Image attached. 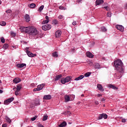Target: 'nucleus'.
Here are the masks:
<instances>
[{"mask_svg": "<svg viewBox=\"0 0 127 127\" xmlns=\"http://www.w3.org/2000/svg\"><path fill=\"white\" fill-rule=\"evenodd\" d=\"M79 77L80 80H82V79H83V78H84V75H79Z\"/></svg>", "mask_w": 127, "mask_h": 127, "instance_id": "obj_49", "label": "nucleus"}, {"mask_svg": "<svg viewBox=\"0 0 127 127\" xmlns=\"http://www.w3.org/2000/svg\"><path fill=\"white\" fill-rule=\"evenodd\" d=\"M97 88H98L99 91H101V92H104V87H103V86H102V85H101L100 84H97Z\"/></svg>", "mask_w": 127, "mask_h": 127, "instance_id": "obj_14", "label": "nucleus"}, {"mask_svg": "<svg viewBox=\"0 0 127 127\" xmlns=\"http://www.w3.org/2000/svg\"><path fill=\"white\" fill-rule=\"evenodd\" d=\"M16 89V88L15 87H14V88H13V90H14V89Z\"/></svg>", "mask_w": 127, "mask_h": 127, "instance_id": "obj_63", "label": "nucleus"}, {"mask_svg": "<svg viewBox=\"0 0 127 127\" xmlns=\"http://www.w3.org/2000/svg\"><path fill=\"white\" fill-rule=\"evenodd\" d=\"M0 40H1V42H2V43H4V42L5 41V40L4 39V38L3 37H1Z\"/></svg>", "mask_w": 127, "mask_h": 127, "instance_id": "obj_39", "label": "nucleus"}, {"mask_svg": "<svg viewBox=\"0 0 127 127\" xmlns=\"http://www.w3.org/2000/svg\"><path fill=\"white\" fill-rule=\"evenodd\" d=\"M103 96V94H97V97H102Z\"/></svg>", "mask_w": 127, "mask_h": 127, "instance_id": "obj_55", "label": "nucleus"}, {"mask_svg": "<svg viewBox=\"0 0 127 127\" xmlns=\"http://www.w3.org/2000/svg\"><path fill=\"white\" fill-rule=\"evenodd\" d=\"M45 86V84L43 83V84L38 85L37 87L38 88L39 90H40H40H42L43 89V88H44Z\"/></svg>", "mask_w": 127, "mask_h": 127, "instance_id": "obj_19", "label": "nucleus"}, {"mask_svg": "<svg viewBox=\"0 0 127 127\" xmlns=\"http://www.w3.org/2000/svg\"><path fill=\"white\" fill-rule=\"evenodd\" d=\"M53 24H55V25H56V24H58V21L56 19H55L53 21Z\"/></svg>", "mask_w": 127, "mask_h": 127, "instance_id": "obj_30", "label": "nucleus"}, {"mask_svg": "<svg viewBox=\"0 0 127 127\" xmlns=\"http://www.w3.org/2000/svg\"><path fill=\"white\" fill-rule=\"evenodd\" d=\"M16 67H17V68H22L23 67H24V66H26V64H16Z\"/></svg>", "mask_w": 127, "mask_h": 127, "instance_id": "obj_16", "label": "nucleus"}, {"mask_svg": "<svg viewBox=\"0 0 127 127\" xmlns=\"http://www.w3.org/2000/svg\"><path fill=\"white\" fill-rule=\"evenodd\" d=\"M101 68V65H100V64L98 63H97L95 64V69H100Z\"/></svg>", "mask_w": 127, "mask_h": 127, "instance_id": "obj_25", "label": "nucleus"}, {"mask_svg": "<svg viewBox=\"0 0 127 127\" xmlns=\"http://www.w3.org/2000/svg\"><path fill=\"white\" fill-rule=\"evenodd\" d=\"M27 33H28L29 35H37L38 34V31L35 27L31 26L29 27Z\"/></svg>", "mask_w": 127, "mask_h": 127, "instance_id": "obj_2", "label": "nucleus"}, {"mask_svg": "<svg viewBox=\"0 0 127 127\" xmlns=\"http://www.w3.org/2000/svg\"><path fill=\"white\" fill-rule=\"evenodd\" d=\"M52 56L53 57H56V58H57L58 57V52H54L52 53Z\"/></svg>", "mask_w": 127, "mask_h": 127, "instance_id": "obj_22", "label": "nucleus"}, {"mask_svg": "<svg viewBox=\"0 0 127 127\" xmlns=\"http://www.w3.org/2000/svg\"><path fill=\"white\" fill-rule=\"evenodd\" d=\"M13 100H14V98L11 97L8 99L5 100L4 101V105H8L9 104H10V103H11V102H12V101H13Z\"/></svg>", "mask_w": 127, "mask_h": 127, "instance_id": "obj_6", "label": "nucleus"}, {"mask_svg": "<svg viewBox=\"0 0 127 127\" xmlns=\"http://www.w3.org/2000/svg\"><path fill=\"white\" fill-rule=\"evenodd\" d=\"M71 52H72V53H75V48L72 49Z\"/></svg>", "mask_w": 127, "mask_h": 127, "instance_id": "obj_52", "label": "nucleus"}, {"mask_svg": "<svg viewBox=\"0 0 127 127\" xmlns=\"http://www.w3.org/2000/svg\"><path fill=\"white\" fill-rule=\"evenodd\" d=\"M61 78H62V74H60L56 76L55 78V82H56L57 81H59Z\"/></svg>", "mask_w": 127, "mask_h": 127, "instance_id": "obj_17", "label": "nucleus"}, {"mask_svg": "<svg viewBox=\"0 0 127 127\" xmlns=\"http://www.w3.org/2000/svg\"><path fill=\"white\" fill-rule=\"evenodd\" d=\"M86 55L87 57H88L89 58H93V57H94V55H93V54L90 52H87L86 53Z\"/></svg>", "mask_w": 127, "mask_h": 127, "instance_id": "obj_13", "label": "nucleus"}, {"mask_svg": "<svg viewBox=\"0 0 127 127\" xmlns=\"http://www.w3.org/2000/svg\"><path fill=\"white\" fill-rule=\"evenodd\" d=\"M102 117L104 118L105 119H108V115L106 114H102Z\"/></svg>", "mask_w": 127, "mask_h": 127, "instance_id": "obj_33", "label": "nucleus"}, {"mask_svg": "<svg viewBox=\"0 0 127 127\" xmlns=\"http://www.w3.org/2000/svg\"><path fill=\"white\" fill-rule=\"evenodd\" d=\"M26 53H27L28 56H29V57H34L36 56V54H32V53H31L30 51H28V50L26 51Z\"/></svg>", "mask_w": 127, "mask_h": 127, "instance_id": "obj_10", "label": "nucleus"}, {"mask_svg": "<svg viewBox=\"0 0 127 127\" xmlns=\"http://www.w3.org/2000/svg\"><path fill=\"white\" fill-rule=\"evenodd\" d=\"M5 12H6V13H11L12 11L10 9H8L5 11Z\"/></svg>", "mask_w": 127, "mask_h": 127, "instance_id": "obj_42", "label": "nucleus"}, {"mask_svg": "<svg viewBox=\"0 0 127 127\" xmlns=\"http://www.w3.org/2000/svg\"><path fill=\"white\" fill-rule=\"evenodd\" d=\"M38 127H44V126H42V125H39Z\"/></svg>", "mask_w": 127, "mask_h": 127, "instance_id": "obj_59", "label": "nucleus"}, {"mask_svg": "<svg viewBox=\"0 0 127 127\" xmlns=\"http://www.w3.org/2000/svg\"><path fill=\"white\" fill-rule=\"evenodd\" d=\"M45 18L46 20L49 21V17H48V16H46Z\"/></svg>", "mask_w": 127, "mask_h": 127, "instance_id": "obj_54", "label": "nucleus"}, {"mask_svg": "<svg viewBox=\"0 0 127 127\" xmlns=\"http://www.w3.org/2000/svg\"><path fill=\"white\" fill-rule=\"evenodd\" d=\"M43 8H44V5H42L39 8V11L41 12V11H42V10H43Z\"/></svg>", "mask_w": 127, "mask_h": 127, "instance_id": "obj_28", "label": "nucleus"}, {"mask_svg": "<svg viewBox=\"0 0 127 127\" xmlns=\"http://www.w3.org/2000/svg\"><path fill=\"white\" fill-rule=\"evenodd\" d=\"M11 35H12V36H13L14 37V36H15V33H13V32H12L11 33Z\"/></svg>", "mask_w": 127, "mask_h": 127, "instance_id": "obj_51", "label": "nucleus"}, {"mask_svg": "<svg viewBox=\"0 0 127 127\" xmlns=\"http://www.w3.org/2000/svg\"><path fill=\"white\" fill-rule=\"evenodd\" d=\"M72 79V77L71 76H66L65 78H63L61 79V83L62 84H65V83H68V82H70L71 81V79Z\"/></svg>", "mask_w": 127, "mask_h": 127, "instance_id": "obj_4", "label": "nucleus"}, {"mask_svg": "<svg viewBox=\"0 0 127 127\" xmlns=\"http://www.w3.org/2000/svg\"><path fill=\"white\" fill-rule=\"evenodd\" d=\"M0 25L1 26H5V25H6V23L4 21H1L0 22Z\"/></svg>", "mask_w": 127, "mask_h": 127, "instance_id": "obj_27", "label": "nucleus"}, {"mask_svg": "<svg viewBox=\"0 0 127 127\" xmlns=\"http://www.w3.org/2000/svg\"><path fill=\"white\" fill-rule=\"evenodd\" d=\"M78 2H81L82 1V0H77Z\"/></svg>", "mask_w": 127, "mask_h": 127, "instance_id": "obj_61", "label": "nucleus"}, {"mask_svg": "<svg viewBox=\"0 0 127 127\" xmlns=\"http://www.w3.org/2000/svg\"><path fill=\"white\" fill-rule=\"evenodd\" d=\"M7 127V124H4L2 125V127Z\"/></svg>", "mask_w": 127, "mask_h": 127, "instance_id": "obj_50", "label": "nucleus"}, {"mask_svg": "<svg viewBox=\"0 0 127 127\" xmlns=\"http://www.w3.org/2000/svg\"><path fill=\"white\" fill-rule=\"evenodd\" d=\"M71 106H68L67 107V109H68V110H70V109H71Z\"/></svg>", "mask_w": 127, "mask_h": 127, "instance_id": "obj_60", "label": "nucleus"}, {"mask_svg": "<svg viewBox=\"0 0 127 127\" xmlns=\"http://www.w3.org/2000/svg\"><path fill=\"white\" fill-rule=\"evenodd\" d=\"M59 9H62V10H65V9H66L65 7H63V6H60Z\"/></svg>", "mask_w": 127, "mask_h": 127, "instance_id": "obj_41", "label": "nucleus"}, {"mask_svg": "<svg viewBox=\"0 0 127 127\" xmlns=\"http://www.w3.org/2000/svg\"><path fill=\"white\" fill-rule=\"evenodd\" d=\"M66 126H67V123H66V122H64L59 125V127H66Z\"/></svg>", "mask_w": 127, "mask_h": 127, "instance_id": "obj_23", "label": "nucleus"}, {"mask_svg": "<svg viewBox=\"0 0 127 127\" xmlns=\"http://www.w3.org/2000/svg\"><path fill=\"white\" fill-rule=\"evenodd\" d=\"M101 101H102V102H104V101H106V99H105V98H102V100H101Z\"/></svg>", "mask_w": 127, "mask_h": 127, "instance_id": "obj_58", "label": "nucleus"}, {"mask_svg": "<svg viewBox=\"0 0 127 127\" xmlns=\"http://www.w3.org/2000/svg\"><path fill=\"white\" fill-rule=\"evenodd\" d=\"M36 119H37V116H35L31 119V121H32V122H33L35 121Z\"/></svg>", "mask_w": 127, "mask_h": 127, "instance_id": "obj_38", "label": "nucleus"}, {"mask_svg": "<svg viewBox=\"0 0 127 127\" xmlns=\"http://www.w3.org/2000/svg\"><path fill=\"white\" fill-rule=\"evenodd\" d=\"M35 104L36 106H39V105H40V101H39V99H36L35 101Z\"/></svg>", "mask_w": 127, "mask_h": 127, "instance_id": "obj_24", "label": "nucleus"}, {"mask_svg": "<svg viewBox=\"0 0 127 127\" xmlns=\"http://www.w3.org/2000/svg\"><path fill=\"white\" fill-rule=\"evenodd\" d=\"M114 67L118 73H119L120 76H117V79L122 78V74L124 73V63L121 60H116L114 62Z\"/></svg>", "mask_w": 127, "mask_h": 127, "instance_id": "obj_1", "label": "nucleus"}, {"mask_svg": "<svg viewBox=\"0 0 127 127\" xmlns=\"http://www.w3.org/2000/svg\"><path fill=\"white\" fill-rule=\"evenodd\" d=\"M2 93H3V91H2L1 89H0V94H2Z\"/></svg>", "mask_w": 127, "mask_h": 127, "instance_id": "obj_57", "label": "nucleus"}, {"mask_svg": "<svg viewBox=\"0 0 127 127\" xmlns=\"http://www.w3.org/2000/svg\"><path fill=\"white\" fill-rule=\"evenodd\" d=\"M104 8H105V9H106V10H107V11H109V10H110V7L109 6L104 7Z\"/></svg>", "mask_w": 127, "mask_h": 127, "instance_id": "obj_43", "label": "nucleus"}, {"mask_svg": "<svg viewBox=\"0 0 127 127\" xmlns=\"http://www.w3.org/2000/svg\"><path fill=\"white\" fill-rule=\"evenodd\" d=\"M3 48H4V49H7L8 48V44H5L3 45Z\"/></svg>", "mask_w": 127, "mask_h": 127, "instance_id": "obj_31", "label": "nucleus"}, {"mask_svg": "<svg viewBox=\"0 0 127 127\" xmlns=\"http://www.w3.org/2000/svg\"><path fill=\"white\" fill-rule=\"evenodd\" d=\"M116 27L117 29L120 30V31H121V32H123L124 31V29H125L124 26L121 25H117L116 26Z\"/></svg>", "mask_w": 127, "mask_h": 127, "instance_id": "obj_9", "label": "nucleus"}, {"mask_svg": "<svg viewBox=\"0 0 127 127\" xmlns=\"http://www.w3.org/2000/svg\"><path fill=\"white\" fill-rule=\"evenodd\" d=\"M81 97H84V94H82Z\"/></svg>", "mask_w": 127, "mask_h": 127, "instance_id": "obj_64", "label": "nucleus"}, {"mask_svg": "<svg viewBox=\"0 0 127 127\" xmlns=\"http://www.w3.org/2000/svg\"><path fill=\"white\" fill-rule=\"evenodd\" d=\"M95 105H99V102H98V101H95Z\"/></svg>", "mask_w": 127, "mask_h": 127, "instance_id": "obj_56", "label": "nucleus"}, {"mask_svg": "<svg viewBox=\"0 0 127 127\" xmlns=\"http://www.w3.org/2000/svg\"><path fill=\"white\" fill-rule=\"evenodd\" d=\"M12 47H13V48H15V49H16V47L14 46H12Z\"/></svg>", "mask_w": 127, "mask_h": 127, "instance_id": "obj_62", "label": "nucleus"}, {"mask_svg": "<svg viewBox=\"0 0 127 127\" xmlns=\"http://www.w3.org/2000/svg\"><path fill=\"white\" fill-rule=\"evenodd\" d=\"M65 102H69L70 101V96L68 95H65L64 96Z\"/></svg>", "mask_w": 127, "mask_h": 127, "instance_id": "obj_21", "label": "nucleus"}, {"mask_svg": "<svg viewBox=\"0 0 127 127\" xmlns=\"http://www.w3.org/2000/svg\"><path fill=\"white\" fill-rule=\"evenodd\" d=\"M104 3V0H96L95 1V5H100V4H103Z\"/></svg>", "mask_w": 127, "mask_h": 127, "instance_id": "obj_11", "label": "nucleus"}, {"mask_svg": "<svg viewBox=\"0 0 127 127\" xmlns=\"http://www.w3.org/2000/svg\"><path fill=\"white\" fill-rule=\"evenodd\" d=\"M48 119V116L47 115H45L43 117V121H46Z\"/></svg>", "mask_w": 127, "mask_h": 127, "instance_id": "obj_35", "label": "nucleus"}, {"mask_svg": "<svg viewBox=\"0 0 127 127\" xmlns=\"http://www.w3.org/2000/svg\"><path fill=\"white\" fill-rule=\"evenodd\" d=\"M42 28L43 30L46 31V30H49V29H51V25L46 24L45 25L42 26Z\"/></svg>", "mask_w": 127, "mask_h": 127, "instance_id": "obj_5", "label": "nucleus"}, {"mask_svg": "<svg viewBox=\"0 0 127 127\" xmlns=\"http://www.w3.org/2000/svg\"><path fill=\"white\" fill-rule=\"evenodd\" d=\"M28 28L29 27H21L20 28V30L21 32H25L26 33H27V31H28Z\"/></svg>", "mask_w": 127, "mask_h": 127, "instance_id": "obj_7", "label": "nucleus"}, {"mask_svg": "<svg viewBox=\"0 0 127 127\" xmlns=\"http://www.w3.org/2000/svg\"><path fill=\"white\" fill-rule=\"evenodd\" d=\"M22 88V84H18L16 86V90L15 91V95L16 96H18L20 94V90Z\"/></svg>", "mask_w": 127, "mask_h": 127, "instance_id": "obj_3", "label": "nucleus"}, {"mask_svg": "<svg viewBox=\"0 0 127 127\" xmlns=\"http://www.w3.org/2000/svg\"><path fill=\"white\" fill-rule=\"evenodd\" d=\"M6 120L8 122V123H9V124H10V123H11V120H10V119H9V118L6 117Z\"/></svg>", "mask_w": 127, "mask_h": 127, "instance_id": "obj_34", "label": "nucleus"}, {"mask_svg": "<svg viewBox=\"0 0 127 127\" xmlns=\"http://www.w3.org/2000/svg\"><path fill=\"white\" fill-rule=\"evenodd\" d=\"M21 79L20 78L16 77L13 80V82L14 84H18V83H19V82H21Z\"/></svg>", "mask_w": 127, "mask_h": 127, "instance_id": "obj_12", "label": "nucleus"}, {"mask_svg": "<svg viewBox=\"0 0 127 127\" xmlns=\"http://www.w3.org/2000/svg\"><path fill=\"white\" fill-rule=\"evenodd\" d=\"M58 18H59V19H63L64 17L63 15H61L59 16Z\"/></svg>", "mask_w": 127, "mask_h": 127, "instance_id": "obj_45", "label": "nucleus"}, {"mask_svg": "<svg viewBox=\"0 0 127 127\" xmlns=\"http://www.w3.org/2000/svg\"><path fill=\"white\" fill-rule=\"evenodd\" d=\"M102 119H103V114H100L99 115V117L98 118V120H102Z\"/></svg>", "mask_w": 127, "mask_h": 127, "instance_id": "obj_37", "label": "nucleus"}, {"mask_svg": "<svg viewBox=\"0 0 127 127\" xmlns=\"http://www.w3.org/2000/svg\"><path fill=\"white\" fill-rule=\"evenodd\" d=\"M25 19L26 22H29V21H30V17H29V15L26 14L25 16Z\"/></svg>", "mask_w": 127, "mask_h": 127, "instance_id": "obj_18", "label": "nucleus"}, {"mask_svg": "<svg viewBox=\"0 0 127 127\" xmlns=\"http://www.w3.org/2000/svg\"><path fill=\"white\" fill-rule=\"evenodd\" d=\"M91 74V72H87L84 74L85 77H89Z\"/></svg>", "mask_w": 127, "mask_h": 127, "instance_id": "obj_32", "label": "nucleus"}, {"mask_svg": "<svg viewBox=\"0 0 127 127\" xmlns=\"http://www.w3.org/2000/svg\"><path fill=\"white\" fill-rule=\"evenodd\" d=\"M61 34H62V32L60 30H57L55 32V36L57 38H59L61 36Z\"/></svg>", "mask_w": 127, "mask_h": 127, "instance_id": "obj_8", "label": "nucleus"}, {"mask_svg": "<svg viewBox=\"0 0 127 127\" xmlns=\"http://www.w3.org/2000/svg\"><path fill=\"white\" fill-rule=\"evenodd\" d=\"M51 98H52L51 97V95H44L43 97V100H51Z\"/></svg>", "mask_w": 127, "mask_h": 127, "instance_id": "obj_15", "label": "nucleus"}, {"mask_svg": "<svg viewBox=\"0 0 127 127\" xmlns=\"http://www.w3.org/2000/svg\"><path fill=\"white\" fill-rule=\"evenodd\" d=\"M75 81H79V80H81L80 78V77L78 76V77H76L74 79Z\"/></svg>", "mask_w": 127, "mask_h": 127, "instance_id": "obj_46", "label": "nucleus"}, {"mask_svg": "<svg viewBox=\"0 0 127 127\" xmlns=\"http://www.w3.org/2000/svg\"><path fill=\"white\" fill-rule=\"evenodd\" d=\"M122 123H127V119H123L122 120Z\"/></svg>", "mask_w": 127, "mask_h": 127, "instance_id": "obj_48", "label": "nucleus"}, {"mask_svg": "<svg viewBox=\"0 0 127 127\" xmlns=\"http://www.w3.org/2000/svg\"><path fill=\"white\" fill-rule=\"evenodd\" d=\"M35 6H36V5L34 3H32L30 4V7L31 8H34V7H35Z\"/></svg>", "mask_w": 127, "mask_h": 127, "instance_id": "obj_26", "label": "nucleus"}, {"mask_svg": "<svg viewBox=\"0 0 127 127\" xmlns=\"http://www.w3.org/2000/svg\"><path fill=\"white\" fill-rule=\"evenodd\" d=\"M39 88H38V86H37V88H35L33 89V91L34 92H36V91H40L39 89Z\"/></svg>", "mask_w": 127, "mask_h": 127, "instance_id": "obj_44", "label": "nucleus"}, {"mask_svg": "<svg viewBox=\"0 0 127 127\" xmlns=\"http://www.w3.org/2000/svg\"><path fill=\"white\" fill-rule=\"evenodd\" d=\"M107 16L108 17H111L112 16V13L110 12H108L107 13Z\"/></svg>", "mask_w": 127, "mask_h": 127, "instance_id": "obj_40", "label": "nucleus"}, {"mask_svg": "<svg viewBox=\"0 0 127 127\" xmlns=\"http://www.w3.org/2000/svg\"><path fill=\"white\" fill-rule=\"evenodd\" d=\"M49 22V20H44L42 22L43 24H46V23H48Z\"/></svg>", "mask_w": 127, "mask_h": 127, "instance_id": "obj_36", "label": "nucleus"}, {"mask_svg": "<svg viewBox=\"0 0 127 127\" xmlns=\"http://www.w3.org/2000/svg\"><path fill=\"white\" fill-rule=\"evenodd\" d=\"M101 30L103 32H106V31H107V29L105 27H102L101 28Z\"/></svg>", "mask_w": 127, "mask_h": 127, "instance_id": "obj_29", "label": "nucleus"}, {"mask_svg": "<svg viewBox=\"0 0 127 127\" xmlns=\"http://www.w3.org/2000/svg\"><path fill=\"white\" fill-rule=\"evenodd\" d=\"M66 115H68V116H71V112H70V111H67V112H66Z\"/></svg>", "mask_w": 127, "mask_h": 127, "instance_id": "obj_47", "label": "nucleus"}, {"mask_svg": "<svg viewBox=\"0 0 127 127\" xmlns=\"http://www.w3.org/2000/svg\"><path fill=\"white\" fill-rule=\"evenodd\" d=\"M77 24V22L76 21H73L72 22V25H76Z\"/></svg>", "mask_w": 127, "mask_h": 127, "instance_id": "obj_53", "label": "nucleus"}, {"mask_svg": "<svg viewBox=\"0 0 127 127\" xmlns=\"http://www.w3.org/2000/svg\"><path fill=\"white\" fill-rule=\"evenodd\" d=\"M108 87L111 89H113V90H118V87H116V86L113 84H109Z\"/></svg>", "mask_w": 127, "mask_h": 127, "instance_id": "obj_20", "label": "nucleus"}]
</instances>
